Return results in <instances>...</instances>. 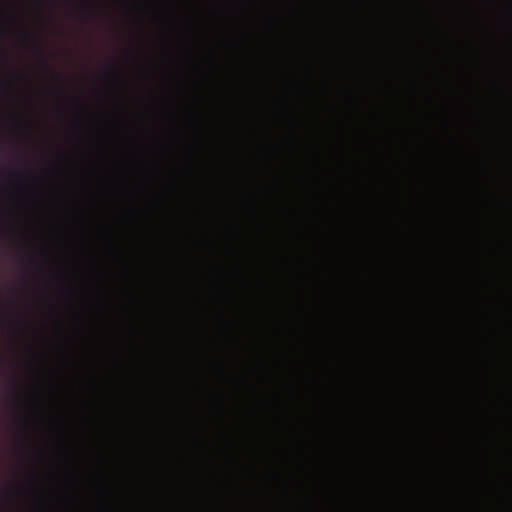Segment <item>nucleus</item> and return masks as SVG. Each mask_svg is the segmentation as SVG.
Instances as JSON below:
<instances>
[{
    "mask_svg": "<svg viewBox=\"0 0 512 512\" xmlns=\"http://www.w3.org/2000/svg\"><path fill=\"white\" fill-rule=\"evenodd\" d=\"M12 172H20L21 174L23 173V171H20V170H15V169H12Z\"/></svg>",
    "mask_w": 512,
    "mask_h": 512,
    "instance_id": "nucleus-3",
    "label": "nucleus"
},
{
    "mask_svg": "<svg viewBox=\"0 0 512 512\" xmlns=\"http://www.w3.org/2000/svg\"><path fill=\"white\" fill-rule=\"evenodd\" d=\"M2 190V187L0 186V191Z\"/></svg>",
    "mask_w": 512,
    "mask_h": 512,
    "instance_id": "nucleus-4",
    "label": "nucleus"
},
{
    "mask_svg": "<svg viewBox=\"0 0 512 512\" xmlns=\"http://www.w3.org/2000/svg\"><path fill=\"white\" fill-rule=\"evenodd\" d=\"M0 89H1L2 91H5V88H4L3 83H2L1 81H0Z\"/></svg>",
    "mask_w": 512,
    "mask_h": 512,
    "instance_id": "nucleus-2",
    "label": "nucleus"
},
{
    "mask_svg": "<svg viewBox=\"0 0 512 512\" xmlns=\"http://www.w3.org/2000/svg\"><path fill=\"white\" fill-rule=\"evenodd\" d=\"M39 62L41 64L42 69L45 72H51L52 71L50 64L48 63V61L42 55H39Z\"/></svg>",
    "mask_w": 512,
    "mask_h": 512,
    "instance_id": "nucleus-1",
    "label": "nucleus"
}]
</instances>
